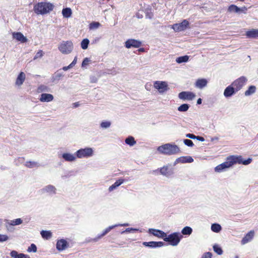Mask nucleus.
I'll return each instance as SVG.
<instances>
[{"mask_svg": "<svg viewBox=\"0 0 258 258\" xmlns=\"http://www.w3.org/2000/svg\"><path fill=\"white\" fill-rule=\"evenodd\" d=\"M157 151L163 155H173L180 153V150L178 146L174 144L167 143L159 146Z\"/></svg>", "mask_w": 258, "mask_h": 258, "instance_id": "f257e3e1", "label": "nucleus"}, {"mask_svg": "<svg viewBox=\"0 0 258 258\" xmlns=\"http://www.w3.org/2000/svg\"><path fill=\"white\" fill-rule=\"evenodd\" d=\"M54 5L50 3H38L34 6V11L37 15H44L53 10Z\"/></svg>", "mask_w": 258, "mask_h": 258, "instance_id": "f03ea898", "label": "nucleus"}, {"mask_svg": "<svg viewBox=\"0 0 258 258\" xmlns=\"http://www.w3.org/2000/svg\"><path fill=\"white\" fill-rule=\"evenodd\" d=\"M182 237V235L179 232H173L168 235L166 233L164 241L168 242L171 246H176L179 244Z\"/></svg>", "mask_w": 258, "mask_h": 258, "instance_id": "7ed1b4c3", "label": "nucleus"}, {"mask_svg": "<svg viewBox=\"0 0 258 258\" xmlns=\"http://www.w3.org/2000/svg\"><path fill=\"white\" fill-rule=\"evenodd\" d=\"M94 154V150L91 147L81 148L75 152V155L78 158H88L92 157Z\"/></svg>", "mask_w": 258, "mask_h": 258, "instance_id": "20e7f679", "label": "nucleus"}, {"mask_svg": "<svg viewBox=\"0 0 258 258\" xmlns=\"http://www.w3.org/2000/svg\"><path fill=\"white\" fill-rule=\"evenodd\" d=\"M73 48V42L69 40L62 41L58 46L59 51L64 54H70L72 51Z\"/></svg>", "mask_w": 258, "mask_h": 258, "instance_id": "39448f33", "label": "nucleus"}, {"mask_svg": "<svg viewBox=\"0 0 258 258\" xmlns=\"http://www.w3.org/2000/svg\"><path fill=\"white\" fill-rule=\"evenodd\" d=\"M228 160H229L231 166L236 163L242 164L244 165L249 164L251 161V158H248L246 160H243L241 156H230L228 157Z\"/></svg>", "mask_w": 258, "mask_h": 258, "instance_id": "423d86ee", "label": "nucleus"}, {"mask_svg": "<svg viewBox=\"0 0 258 258\" xmlns=\"http://www.w3.org/2000/svg\"><path fill=\"white\" fill-rule=\"evenodd\" d=\"M154 87L158 90L160 93H163L168 89V85L166 82L156 81L154 83Z\"/></svg>", "mask_w": 258, "mask_h": 258, "instance_id": "0eeeda50", "label": "nucleus"}, {"mask_svg": "<svg viewBox=\"0 0 258 258\" xmlns=\"http://www.w3.org/2000/svg\"><path fill=\"white\" fill-rule=\"evenodd\" d=\"M40 192L42 194H47L50 196H53L56 194L57 189L54 185L48 184L42 188Z\"/></svg>", "mask_w": 258, "mask_h": 258, "instance_id": "6e6552de", "label": "nucleus"}, {"mask_svg": "<svg viewBox=\"0 0 258 258\" xmlns=\"http://www.w3.org/2000/svg\"><path fill=\"white\" fill-rule=\"evenodd\" d=\"M247 81V79L244 77L242 76L240 78H238L236 80H235L231 85L234 87L236 91L237 92L239 91L243 86L245 84Z\"/></svg>", "mask_w": 258, "mask_h": 258, "instance_id": "1a4fd4ad", "label": "nucleus"}, {"mask_svg": "<svg viewBox=\"0 0 258 258\" xmlns=\"http://www.w3.org/2000/svg\"><path fill=\"white\" fill-rule=\"evenodd\" d=\"M232 167L231 164L227 157L226 161L217 165L215 167L214 170L216 172L220 173L225 171L227 169Z\"/></svg>", "mask_w": 258, "mask_h": 258, "instance_id": "9d476101", "label": "nucleus"}, {"mask_svg": "<svg viewBox=\"0 0 258 258\" xmlns=\"http://www.w3.org/2000/svg\"><path fill=\"white\" fill-rule=\"evenodd\" d=\"M141 45L142 42L140 41L134 39H129L124 43V46L127 48H139Z\"/></svg>", "mask_w": 258, "mask_h": 258, "instance_id": "9b49d317", "label": "nucleus"}, {"mask_svg": "<svg viewBox=\"0 0 258 258\" xmlns=\"http://www.w3.org/2000/svg\"><path fill=\"white\" fill-rule=\"evenodd\" d=\"M189 25V22L184 20L180 23H176L172 25V28L175 31H181L186 29Z\"/></svg>", "mask_w": 258, "mask_h": 258, "instance_id": "f8f14e48", "label": "nucleus"}, {"mask_svg": "<svg viewBox=\"0 0 258 258\" xmlns=\"http://www.w3.org/2000/svg\"><path fill=\"white\" fill-rule=\"evenodd\" d=\"M158 170L160 171L161 175L167 177H169L173 174V169L167 165L158 168L156 171Z\"/></svg>", "mask_w": 258, "mask_h": 258, "instance_id": "ddd939ff", "label": "nucleus"}, {"mask_svg": "<svg viewBox=\"0 0 258 258\" xmlns=\"http://www.w3.org/2000/svg\"><path fill=\"white\" fill-rule=\"evenodd\" d=\"M148 232L149 233L159 238L163 239V240L166 236V233L159 229L150 228L148 230Z\"/></svg>", "mask_w": 258, "mask_h": 258, "instance_id": "4468645a", "label": "nucleus"}, {"mask_svg": "<svg viewBox=\"0 0 258 258\" xmlns=\"http://www.w3.org/2000/svg\"><path fill=\"white\" fill-rule=\"evenodd\" d=\"M237 92L234 87L231 84L227 86L224 90L223 95L226 98H229L235 95Z\"/></svg>", "mask_w": 258, "mask_h": 258, "instance_id": "2eb2a0df", "label": "nucleus"}, {"mask_svg": "<svg viewBox=\"0 0 258 258\" xmlns=\"http://www.w3.org/2000/svg\"><path fill=\"white\" fill-rule=\"evenodd\" d=\"M143 245L146 247L155 248L157 247H161L164 246L165 244L162 241H150L143 242Z\"/></svg>", "mask_w": 258, "mask_h": 258, "instance_id": "dca6fc26", "label": "nucleus"}, {"mask_svg": "<svg viewBox=\"0 0 258 258\" xmlns=\"http://www.w3.org/2000/svg\"><path fill=\"white\" fill-rule=\"evenodd\" d=\"M195 97V95L190 92L183 91L179 93L178 97L182 100H191Z\"/></svg>", "mask_w": 258, "mask_h": 258, "instance_id": "f3484780", "label": "nucleus"}, {"mask_svg": "<svg viewBox=\"0 0 258 258\" xmlns=\"http://www.w3.org/2000/svg\"><path fill=\"white\" fill-rule=\"evenodd\" d=\"M69 246V243L67 241L64 239H61L58 240L56 242V249L59 251H63L68 248Z\"/></svg>", "mask_w": 258, "mask_h": 258, "instance_id": "a211bd4d", "label": "nucleus"}, {"mask_svg": "<svg viewBox=\"0 0 258 258\" xmlns=\"http://www.w3.org/2000/svg\"><path fill=\"white\" fill-rule=\"evenodd\" d=\"M61 157L66 162H75L77 157H76L75 154H73L71 153H63L61 154Z\"/></svg>", "mask_w": 258, "mask_h": 258, "instance_id": "6ab92c4d", "label": "nucleus"}, {"mask_svg": "<svg viewBox=\"0 0 258 258\" xmlns=\"http://www.w3.org/2000/svg\"><path fill=\"white\" fill-rule=\"evenodd\" d=\"M194 161L193 158L190 156H183L177 158L174 162V165L178 163H192Z\"/></svg>", "mask_w": 258, "mask_h": 258, "instance_id": "aec40b11", "label": "nucleus"}, {"mask_svg": "<svg viewBox=\"0 0 258 258\" xmlns=\"http://www.w3.org/2000/svg\"><path fill=\"white\" fill-rule=\"evenodd\" d=\"M54 97L52 94L47 93H42L40 95L39 100L42 102H49L52 101Z\"/></svg>", "mask_w": 258, "mask_h": 258, "instance_id": "412c9836", "label": "nucleus"}, {"mask_svg": "<svg viewBox=\"0 0 258 258\" xmlns=\"http://www.w3.org/2000/svg\"><path fill=\"white\" fill-rule=\"evenodd\" d=\"M13 37L14 39L21 43H25L27 41V38L21 32H14L13 33Z\"/></svg>", "mask_w": 258, "mask_h": 258, "instance_id": "4be33fe9", "label": "nucleus"}, {"mask_svg": "<svg viewBox=\"0 0 258 258\" xmlns=\"http://www.w3.org/2000/svg\"><path fill=\"white\" fill-rule=\"evenodd\" d=\"M254 236V231H250L241 240V244H245L250 241Z\"/></svg>", "mask_w": 258, "mask_h": 258, "instance_id": "5701e85b", "label": "nucleus"}, {"mask_svg": "<svg viewBox=\"0 0 258 258\" xmlns=\"http://www.w3.org/2000/svg\"><path fill=\"white\" fill-rule=\"evenodd\" d=\"M26 78V75L23 72H21L18 75L16 81V85L17 86H21L22 85Z\"/></svg>", "mask_w": 258, "mask_h": 258, "instance_id": "b1692460", "label": "nucleus"}, {"mask_svg": "<svg viewBox=\"0 0 258 258\" xmlns=\"http://www.w3.org/2000/svg\"><path fill=\"white\" fill-rule=\"evenodd\" d=\"M246 36L250 38H258V30L252 29L248 31L246 33Z\"/></svg>", "mask_w": 258, "mask_h": 258, "instance_id": "393cba45", "label": "nucleus"}, {"mask_svg": "<svg viewBox=\"0 0 258 258\" xmlns=\"http://www.w3.org/2000/svg\"><path fill=\"white\" fill-rule=\"evenodd\" d=\"M10 255L13 258H30L29 255L22 253H19L16 250H12L10 252Z\"/></svg>", "mask_w": 258, "mask_h": 258, "instance_id": "a878e982", "label": "nucleus"}, {"mask_svg": "<svg viewBox=\"0 0 258 258\" xmlns=\"http://www.w3.org/2000/svg\"><path fill=\"white\" fill-rule=\"evenodd\" d=\"M64 76V74L63 73L61 72L60 70L56 72L52 77V82H58L60 78Z\"/></svg>", "mask_w": 258, "mask_h": 258, "instance_id": "bb28decb", "label": "nucleus"}, {"mask_svg": "<svg viewBox=\"0 0 258 258\" xmlns=\"http://www.w3.org/2000/svg\"><path fill=\"white\" fill-rule=\"evenodd\" d=\"M207 83L208 82L205 79H198L196 81V87L199 89H202L207 86Z\"/></svg>", "mask_w": 258, "mask_h": 258, "instance_id": "cd10ccee", "label": "nucleus"}, {"mask_svg": "<svg viewBox=\"0 0 258 258\" xmlns=\"http://www.w3.org/2000/svg\"><path fill=\"white\" fill-rule=\"evenodd\" d=\"M124 180L123 179H119L117 180L112 185L109 186L108 190L111 191L114 189H116L117 187L120 186L121 184L124 182Z\"/></svg>", "mask_w": 258, "mask_h": 258, "instance_id": "c85d7f7f", "label": "nucleus"}, {"mask_svg": "<svg viewBox=\"0 0 258 258\" xmlns=\"http://www.w3.org/2000/svg\"><path fill=\"white\" fill-rule=\"evenodd\" d=\"M42 237L45 239H49L52 237V233L50 231L42 230L40 232Z\"/></svg>", "mask_w": 258, "mask_h": 258, "instance_id": "c756f323", "label": "nucleus"}, {"mask_svg": "<svg viewBox=\"0 0 258 258\" xmlns=\"http://www.w3.org/2000/svg\"><path fill=\"white\" fill-rule=\"evenodd\" d=\"M25 165L27 167L29 168H32L34 167H39L40 166V164L39 163L35 162V161H27L25 163Z\"/></svg>", "mask_w": 258, "mask_h": 258, "instance_id": "7c9ffc66", "label": "nucleus"}, {"mask_svg": "<svg viewBox=\"0 0 258 258\" xmlns=\"http://www.w3.org/2000/svg\"><path fill=\"white\" fill-rule=\"evenodd\" d=\"M125 143L126 144L132 147L136 144V141L133 136H128L125 139Z\"/></svg>", "mask_w": 258, "mask_h": 258, "instance_id": "2f4dec72", "label": "nucleus"}, {"mask_svg": "<svg viewBox=\"0 0 258 258\" xmlns=\"http://www.w3.org/2000/svg\"><path fill=\"white\" fill-rule=\"evenodd\" d=\"M72 14V10L70 8H64L62 10V14L64 18H70Z\"/></svg>", "mask_w": 258, "mask_h": 258, "instance_id": "473e14b6", "label": "nucleus"}, {"mask_svg": "<svg viewBox=\"0 0 258 258\" xmlns=\"http://www.w3.org/2000/svg\"><path fill=\"white\" fill-rule=\"evenodd\" d=\"M256 91V87L255 86L251 85L249 86L248 89L245 92L244 95L246 96H250L254 94Z\"/></svg>", "mask_w": 258, "mask_h": 258, "instance_id": "72a5a7b5", "label": "nucleus"}, {"mask_svg": "<svg viewBox=\"0 0 258 258\" xmlns=\"http://www.w3.org/2000/svg\"><path fill=\"white\" fill-rule=\"evenodd\" d=\"M228 12L230 13H239L240 9L235 5H231L228 8Z\"/></svg>", "mask_w": 258, "mask_h": 258, "instance_id": "f704fd0d", "label": "nucleus"}, {"mask_svg": "<svg viewBox=\"0 0 258 258\" xmlns=\"http://www.w3.org/2000/svg\"><path fill=\"white\" fill-rule=\"evenodd\" d=\"M211 229L213 232L218 233L222 230V227L220 224L214 223L212 224Z\"/></svg>", "mask_w": 258, "mask_h": 258, "instance_id": "c9c22d12", "label": "nucleus"}, {"mask_svg": "<svg viewBox=\"0 0 258 258\" xmlns=\"http://www.w3.org/2000/svg\"><path fill=\"white\" fill-rule=\"evenodd\" d=\"M189 59V56L184 55L176 58V62L178 63L187 62Z\"/></svg>", "mask_w": 258, "mask_h": 258, "instance_id": "e433bc0d", "label": "nucleus"}, {"mask_svg": "<svg viewBox=\"0 0 258 258\" xmlns=\"http://www.w3.org/2000/svg\"><path fill=\"white\" fill-rule=\"evenodd\" d=\"M192 229L189 226L184 227L181 230V234L184 235H189L192 233Z\"/></svg>", "mask_w": 258, "mask_h": 258, "instance_id": "4c0bfd02", "label": "nucleus"}, {"mask_svg": "<svg viewBox=\"0 0 258 258\" xmlns=\"http://www.w3.org/2000/svg\"><path fill=\"white\" fill-rule=\"evenodd\" d=\"M8 222L12 226H17L23 223V220L21 218H17L12 220H8Z\"/></svg>", "mask_w": 258, "mask_h": 258, "instance_id": "58836bf2", "label": "nucleus"}, {"mask_svg": "<svg viewBox=\"0 0 258 258\" xmlns=\"http://www.w3.org/2000/svg\"><path fill=\"white\" fill-rule=\"evenodd\" d=\"M189 108V105L188 104H182L178 107L177 110L180 112H185Z\"/></svg>", "mask_w": 258, "mask_h": 258, "instance_id": "ea45409f", "label": "nucleus"}, {"mask_svg": "<svg viewBox=\"0 0 258 258\" xmlns=\"http://www.w3.org/2000/svg\"><path fill=\"white\" fill-rule=\"evenodd\" d=\"M89 44V39L87 38L84 39L81 43V46L82 48L83 49H86L88 47Z\"/></svg>", "mask_w": 258, "mask_h": 258, "instance_id": "a19ab883", "label": "nucleus"}, {"mask_svg": "<svg viewBox=\"0 0 258 258\" xmlns=\"http://www.w3.org/2000/svg\"><path fill=\"white\" fill-rule=\"evenodd\" d=\"M101 24L98 22H93L89 25V29L90 30L96 29L98 28Z\"/></svg>", "mask_w": 258, "mask_h": 258, "instance_id": "79ce46f5", "label": "nucleus"}, {"mask_svg": "<svg viewBox=\"0 0 258 258\" xmlns=\"http://www.w3.org/2000/svg\"><path fill=\"white\" fill-rule=\"evenodd\" d=\"M214 251L219 255H221L223 253V250L221 247L217 244H215L213 246Z\"/></svg>", "mask_w": 258, "mask_h": 258, "instance_id": "37998d69", "label": "nucleus"}, {"mask_svg": "<svg viewBox=\"0 0 258 258\" xmlns=\"http://www.w3.org/2000/svg\"><path fill=\"white\" fill-rule=\"evenodd\" d=\"M111 125V122L109 121H103L100 123V127L103 129L109 128Z\"/></svg>", "mask_w": 258, "mask_h": 258, "instance_id": "c03bdc74", "label": "nucleus"}, {"mask_svg": "<svg viewBox=\"0 0 258 258\" xmlns=\"http://www.w3.org/2000/svg\"><path fill=\"white\" fill-rule=\"evenodd\" d=\"M139 231V229L134 228H127L125 230L122 231L121 232V234H123L125 233H134L136 231Z\"/></svg>", "mask_w": 258, "mask_h": 258, "instance_id": "a18cd8bd", "label": "nucleus"}, {"mask_svg": "<svg viewBox=\"0 0 258 258\" xmlns=\"http://www.w3.org/2000/svg\"><path fill=\"white\" fill-rule=\"evenodd\" d=\"M38 92H47L48 91V87L45 85H41L38 87Z\"/></svg>", "mask_w": 258, "mask_h": 258, "instance_id": "49530a36", "label": "nucleus"}, {"mask_svg": "<svg viewBox=\"0 0 258 258\" xmlns=\"http://www.w3.org/2000/svg\"><path fill=\"white\" fill-rule=\"evenodd\" d=\"M27 251L29 252H36L37 251V247L36 245L34 243L31 244L30 246L28 248Z\"/></svg>", "mask_w": 258, "mask_h": 258, "instance_id": "de8ad7c7", "label": "nucleus"}, {"mask_svg": "<svg viewBox=\"0 0 258 258\" xmlns=\"http://www.w3.org/2000/svg\"><path fill=\"white\" fill-rule=\"evenodd\" d=\"M5 221L6 223L5 226L6 227L7 230L8 231L13 232L14 231V228L13 227V226L10 224V223L8 222V220L6 219V220H5Z\"/></svg>", "mask_w": 258, "mask_h": 258, "instance_id": "09e8293b", "label": "nucleus"}, {"mask_svg": "<svg viewBox=\"0 0 258 258\" xmlns=\"http://www.w3.org/2000/svg\"><path fill=\"white\" fill-rule=\"evenodd\" d=\"M183 143L188 147H192L194 145L192 141L189 139H184L183 140Z\"/></svg>", "mask_w": 258, "mask_h": 258, "instance_id": "8fccbe9b", "label": "nucleus"}, {"mask_svg": "<svg viewBox=\"0 0 258 258\" xmlns=\"http://www.w3.org/2000/svg\"><path fill=\"white\" fill-rule=\"evenodd\" d=\"M43 53H44L42 50H40L38 51L35 55V56L34 57V59H36L42 57V56L43 55Z\"/></svg>", "mask_w": 258, "mask_h": 258, "instance_id": "3c124183", "label": "nucleus"}, {"mask_svg": "<svg viewBox=\"0 0 258 258\" xmlns=\"http://www.w3.org/2000/svg\"><path fill=\"white\" fill-rule=\"evenodd\" d=\"M9 239V237L5 234H0V242L6 241Z\"/></svg>", "mask_w": 258, "mask_h": 258, "instance_id": "603ef678", "label": "nucleus"}, {"mask_svg": "<svg viewBox=\"0 0 258 258\" xmlns=\"http://www.w3.org/2000/svg\"><path fill=\"white\" fill-rule=\"evenodd\" d=\"M212 253L210 252H207L204 253L201 258H212Z\"/></svg>", "mask_w": 258, "mask_h": 258, "instance_id": "864d4df0", "label": "nucleus"}, {"mask_svg": "<svg viewBox=\"0 0 258 258\" xmlns=\"http://www.w3.org/2000/svg\"><path fill=\"white\" fill-rule=\"evenodd\" d=\"M91 61V60L87 57H86L84 59L82 63V67H84L88 65L89 62Z\"/></svg>", "mask_w": 258, "mask_h": 258, "instance_id": "5fc2aeb1", "label": "nucleus"}, {"mask_svg": "<svg viewBox=\"0 0 258 258\" xmlns=\"http://www.w3.org/2000/svg\"><path fill=\"white\" fill-rule=\"evenodd\" d=\"M103 236H104V235H102V233L100 234H98L96 237H95V238H94L93 239H91L89 241V242H90V241L96 242L99 239H100L101 237H102Z\"/></svg>", "mask_w": 258, "mask_h": 258, "instance_id": "6e6d98bb", "label": "nucleus"}, {"mask_svg": "<svg viewBox=\"0 0 258 258\" xmlns=\"http://www.w3.org/2000/svg\"><path fill=\"white\" fill-rule=\"evenodd\" d=\"M116 227H117V225H116V224L114 225L110 226L108 227H107V228H106L105 229V231L106 233L107 234L111 230H112V229H113Z\"/></svg>", "mask_w": 258, "mask_h": 258, "instance_id": "4d7b16f0", "label": "nucleus"}, {"mask_svg": "<svg viewBox=\"0 0 258 258\" xmlns=\"http://www.w3.org/2000/svg\"><path fill=\"white\" fill-rule=\"evenodd\" d=\"M116 227H117V225H116V224L114 225L110 226L108 227H107V228H106L105 229V231L106 233L107 234L111 230H112V229H113Z\"/></svg>", "mask_w": 258, "mask_h": 258, "instance_id": "13d9d810", "label": "nucleus"}, {"mask_svg": "<svg viewBox=\"0 0 258 258\" xmlns=\"http://www.w3.org/2000/svg\"><path fill=\"white\" fill-rule=\"evenodd\" d=\"M97 78L94 76H91L90 77V82L92 83H96L97 82Z\"/></svg>", "mask_w": 258, "mask_h": 258, "instance_id": "bf43d9fd", "label": "nucleus"}, {"mask_svg": "<svg viewBox=\"0 0 258 258\" xmlns=\"http://www.w3.org/2000/svg\"><path fill=\"white\" fill-rule=\"evenodd\" d=\"M185 136H186V137L188 138L191 139H195L196 136H195V135H194L192 134H187Z\"/></svg>", "mask_w": 258, "mask_h": 258, "instance_id": "052dcab7", "label": "nucleus"}, {"mask_svg": "<svg viewBox=\"0 0 258 258\" xmlns=\"http://www.w3.org/2000/svg\"><path fill=\"white\" fill-rule=\"evenodd\" d=\"M24 160V157H19L17 159H15V162H18L19 163H22Z\"/></svg>", "mask_w": 258, "mask_h": 258, "instance_id": "680f3d73", "label": "nucleus"}, {"mask_svg": "<svg viewBox=\"0 0 258 258\" xmlns=\"http://www.w3.org/2000/svg\"><path fill=\"white\" fill-rule=\"evenodd\" d=\"M195 139L201 142H204L205 141V139L203 137L199 136H196Z\"/></svg>", "mask_w": 258, "mask_h": 258, "instance_id": "e2e57ef3", "label": "nucleus"}, {"mask_svg": "<svg viewBox=\"0 0 258 258\" xmlns=\"http://www.w3.org/2000/svg\"><path fill=\"white\" fill-rule=\"evenodd\" d=\"M77 57L76 56L74 58L73 61L71 62V63L70 64V65L71 66L72 68L76 64V63L77 62Z\"/></svg>", "mask_w": 258, "mask_h": 258, "instance_id": "0e129e2a", "label": "nucleus"}, {"mask_svg": "<svg viewBox=\"0 0 258 258\" xmlns=\"http://www.w3.org/2000/svg\"><path fill=\"white\" fill-rule=\"evenodd\" d=\"M239 9H240V12L245 13V12L247 11V8L245 6L242 7L241 8H239Z\"/></svg>", "mask_w": 258, "mask_h": 258, "instance_id": "69168bd1", "label": "nucleus"}, {"mask_svg": "<svg viewBox=\"0 0 258 258\" xmlns=\"http://www.w3.org/2000/svg\"><path fill=\"white\" fill-rule=\"evenodd\" d=\"M72 68L71 66L69 64L68 66H66V67H63L62 68V70L64 71H66L67 70H68L69 69Z\"/></svg>", "mask_w": 258, "mask_h": 258, "instance_id": "338daca9", "label": "nucleus"}, {"mask_svg": "<svg viewBox=\"0 0 258 258\" xmlns=\"http://www.w3.org/2000/svg\"><path fill=\"white\" fill-rule=\"evenodd\" d=\"M73 107L74 108H77L80 106V103L79 102H77L73 103Z\"/></svg>", "mask_w": 258, "mask_h": 258, "instance_id": "774afa93", "label": "nucleus"}]
</instances>
